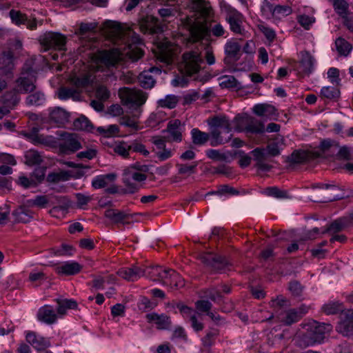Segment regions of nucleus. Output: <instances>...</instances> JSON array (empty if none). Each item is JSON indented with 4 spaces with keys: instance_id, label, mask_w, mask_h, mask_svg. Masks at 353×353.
<instances>
[{
    "instance_id": "nucleus-16",
    "label": "nucleus",
    "mask_w": 353,
    "mask_h": 353,
    "mask_svg": "<svg viewBox=\"0 0 353 353\" xmlns=\"http://www.w3.org/2000/svg\"><path fill=\"white\" fill-rule=\"evenodd\" d=\"M139 28L143 33L150 34H157L163 30L158 19L152 16H147L143 19Z\"/></svg>"
},
{
    "instance_id": "nucleus-9",
    "label": "nucleus",
    "mask_w": 353,
    "mask_h": 353,
    "mask_svg": "<svg viewBox=\"0 0 353 353\" xmlns=\"http://www.w3.org/2000/svg\"><path fill=\"white\" fill-rule=\"evenodd\" d=\"M201 259L206 265L218 272H225L230 270L231 266V263L225 257L213 253L203 254Z\"/></svg>"
},
{
    "instance_id": "nucleus-37",
    "label": "nucleus",
    "mask_w": 353,
    "mask_h": 353,
    "mask_svg": "<svg viewBox=\"0 0 353 353\" xmlns=\"http://www.w3.org/2000/svg\"><path fill=\"white\" fill-rule=\"evenodd\" d=\"M227 21L230 24V30L236 34H242L243 29L241 26V19L239 14H230L227 17Z\"/></svg>"
},
{
    "instance_id": "nucleus-14",
    "label": "nucleus",
    "mask_w": 353,
    "mask_h": 353,
    "mask_svg": "<svg viewBox=\"0 0 353 353\" xmlns=\"http://www.w3.org/2000/svg\"><path fill=\"white\" fill-rule=\"evenodd\" d=\"M82 265L76 261H65L54 265L55 272L59 276H72L79 273Z\"/></svg>"
},
{
    "instance_id": "nucleus-24",
    "label": "nucleus",
    "mask_w": 353,
    "mask_h": 353,
    "mask_svg": "<svg viewBox=\"0 0 353 353\" xmlns=\"http://www.w3.org/2000/svg\"><path fill=\"white\" fill-rule=\"evenodd\" d=\"M97 59L106 66H113L118 63L119 57L117 52L114 50H103L98 54Z\"/></svg>"
},
{
    "instance_id": "nucleus-36",
    "label": "nucleus",
    "mask_w": 353,
    "mask_h": 353,
    "mask_svg": "<svg viewBox=\"0 0 353 353\" xmlns=\"http://www.w3.org/2000/svg\"><path fill=\"white\" fill-rule=\"evenodd\" d=\"M191 137L192 143L196 145H204L210 138L208 133L202 132L198 128H193L191 130Z\"/></svg>"
},
{
    "instance_id": "nucleus-40",
    "label": "nucleus",
    "mask_w": 353,
    "mask_h": 353,
    "mask_svg": "<svg viewBox=\"0 0 353 353\" xmlns=\"http://www.w3.org/2000/svg\"><path fill=\"white\" fill-rule=\"evenodd\" d=\"M139 85L145 89H150L155 84V80L150 72L143 71L138 77Z\"/></svg>"
},
{
    "instance_id": "nucleus-55",
    "label": "nucleus",
    "mask_w": 353,
    "mask_h": 353,
    "mask_svg": "<svg viewBox=\"0 0 353 353\" xmlns=\"http://www.w3.org/2000/svg\"><path fill=\"white\" fill-rule=\"evenodd\" d=\"M45 101L44 94L40 92H36L28 95L26 98V103L31 105H40Z\"/></svg>"
},
{
    "instance_id": "nucleus-12",
    "label": "nucleus",
    "mask_w": 353,
    "mask_h": 353,
    "mask_svg": "<svg viewBox=\"0 0 353 353\" xmlns=\"http://www.w3.org/2000/svg\"><path fill=\"white\" fill-rule=\"evenodd\" d=\"M165 275L163 276L161 283L172 290L182 288L185 285L184 279L174 270L165 268Z\"/></svg>"
},
{
    "instance_id": "nucleus-46",
    "label": "nucleus",
    "mask_w": 353,
    "mask_h": 353,
    "mask_svg": "<svg viewBox=\"0 0 353 353\" xmlns=\"http://www.w3.org/2000/svg\"><path fill=\"white\" fill-rule=\"evenodd\" d=\"M26 163L30 165H39L42 162V157L39 152L35 150H29L26 152Z\"/></svg>"
},
{
    "instance_id": "nucleus-56",
    "label": "nucleus",
    "mask_w": 353,
    "mask_h": 353,
    "mask_svg": "<svg viewBox=\"0 0 353 353\" xmlns=\"http://www.w3.org/2000/svg\"><path fill=\"white\" fill-rule=\"evenodd\" d=\"M292 9L288 5H276L274 7V18L281 19L292 14Z\"/></svg>"
},
{
    "instance_id": "nucleus-54",
    "label": "nucleus",
    "mask_w": 353,
    "mask_h": 353,
    "mask_svg": "<svg viewBox=\"0 0 353 353\" xmlns=\"http://www.w3.org/2000/svg\"><path fill=\"white\" fill-rule=\"evenodd\" d=\"M198 163L194 162L192 164H176L179 174L190 176L196 172Z\"/></svg>"
},
{
    "instance_id": "nucleus-42",
    "label": "nucleus",
    "mask_w": 353,
    "mask_h": 353,
    "mask_svg": "<svg viewBox=\"0 0 353 353\" xmlns=\"http://www.w3.org/2000/svg\"><path fill=\"white\" fill-rule=\"evenodd\" d=\"M339 332L348 336L353 334V319L346 318L341 321L336 327Z\"/></svg>"
},
{
    "instance_id": "nucleus-47",
    "label": "nucleus",
    "mask_w": 353,
    "mask_h": 353,
    "mask_svg": "<svg viewBox=\"0 0 353 353\" xmlns=\"http://www.w3.org/2000/svg\"><path fill=\"white\" fill-rule=\"evenodd\" d=\"M345 227V220L337 219L333 221L328 227L321 229L322 234L337 233L341 231Z\"/></svg>"
},
{
    "instance_id": "nucleus-18",
    "label": "nucleus",
    "mask_w": 353,
    "mask_h": 353,
    "mask_svg": "<svg viewBox=\"0 0 353 353\" xmlns=\"http://www.w3.org/2000/svg\"><path fill=\"white\" fill-rule=\"evenodd\" d=\"M132 43L128 45V50L125 52V54L132 61H137L143 55V50L137 46L141 43V40L139 37L134 32L132 33Z\"/></svg>"
},
{
    "instance_id": "nucleus-51",
    "label": "nucleus",
    "mask_w": 353,
    "mask_h": 353,
    "mask_svg": "<svg viewBox=\"0 0 353 353\" xmlns=\"http://www.w3.org/2000/svg\"><path fill=\"white\" fill-rule=\"evenodd\" d=\"M79 95V91L73 87H62L59 89L58 96L61 100H66L69 98H75Z\"/></svg>"
},
{
    "instance_id": "nucleus-35",
    "label": "nucleus",
    "mask_w": 353,
    "mask_h": 353,
    "mask_svg": "<svg viewBox=\"0 0 353 353\" xmlns=\"http://www.w3.org/2000/svg\"><path fill=\"white\" fill-rule=\"evenodd\" d=\"M14 67V55L10 50L2 52L0 57V68L5 71H10Z\"/></svg>"
},
{
    "instance_id": "nucleus-44",
    "label": "nucleus",
    "mask_w": 353,
    "mask_h": 353,
    "mask_svg": "<svg viewBox=\"0 0 353 353\" xmlns=\"http://www.w3.org/2000/svg\"><path fill=\"white\" fill-rule=\"evenodd\" d=\"M320 95L322 98H325L330 100H336L339 97L340 91L335 87L325 86L321 88Z\"/></svg>"
},
{
    "instance_id": "nucleus-48",
    "label": "nucleus",
    "mask_w": 353,
    "mask_h": 353,
    "mask_svg": "<svg viewBox=\"0 0 353 353\" xmlns=\"http://www.w3.org/2000/svg\"><path fill=\"white\" fill-rule=\"evenodd\" d=\"M319 148L322 152H330L334 155L336 153V150L339 148V143L330 139H324L321 142Z\"/></svg>"
},
{
    "instance_id": "nucleus-17",
    "label": "nucleus",
    "mask_w": 353,
    "mask_h": 353,
    "mask_svg": "<svg viewBox=\"0 0 353 353\" xmlns=\"http://www.w3.org/2000/svg\"><path fill=\"white\" fill-rule=\"evenodd\" d=\"M117 274L125 280L134 281L143 276L144 272L143 268L134 265L131 268H121L118 270Z\"/></svg>"
},
{
    "instance_id": "nucleus-61",
    "label": "nucleus",
    "mask_w": 353,
    "mask_h": 353,
    "mask_svg": "<svg viewBox=\"0 0 353 353\" xmlns=\"http://www.w3.org/2000/svg\"><path fill=\"white\" fill-rule=\"evenodd\" d=\"M310 159V154L306 151H294L290 157V161L294 163H302Z\"/></svg>"
},
{
    "instance_id": "nucleus-57",
    "label": "nucleus",
    "mask_w": 353,
    "mask_h": 353,
    "mask_svg": "<svg viewBox=\"0 0 353 353\" xmlns=\"http://www.w3.org/2000/svg\"><path fill=\"white\" fill-rule=\"evenodd\" d=\"M336 49L339 54L347 55L351 50V45L345 39L339 37L335 41Z\"/></svg>"
},
{
    "instance_id": "nucleus-3",
    "label": "nucleus",
    "mask_w": 353,
    "mask_h": 353,
    "mask_svg": "<svg viewBox=\"0 0 353 353\" xmlns=\"http://www.w3.org/2000/svg\"><path fill=\"white\" fill-rule=\"evenodd\" d=\"M148 170V168L145 165H134L124 170L123 181L128 192L133 194L139 190V183L147 179L145 172Z\"/></svg>"
},
{
    "instance_id": "nucleus-49",
    "label": "nucleus",
    "mask_w": 353,
    "mask_h": 353,
    "mask_svg": "<svg viewBox=\"0 0 353 353\" xmlns=\"http://www.w3.org/2000/svg\"><path fill=\"white\" fill-rule=\"evenodd\" d=\"M301 319V314H299L294 309L288 310L285 316L281 319V321L287 325H292Z\"/></svg>"
},
{
    "instance_id": "nucleus-2",
    "label": "nucleus",
    "mask_w": 353,
    "mask_h": 353,
    "mask_svg": "<svg viewBox=\"0 0 353 353\" xmlns=\"http://www.w3.org/2000/svg\"><path fill=\"white\" fill-rule=\"evenodd\" d=\"M211 128V137L212 140L211 145L228 143L232 137V127L230 120L225 116H216L208 120Z\"/></svg>"
},
{
    "instance_id": "nucleus-25",
    "label": "nucleus",
    "mask_w": 353,
    "mask_h": 353,
    "mask_svg": "<svg viewBox=\"0 0 353 353\" xmlns=\"http://www.w3.org/2000/svg\"><path fill=\"white\" fill-rule=\"evenodd\" d=\"M146 319L149 323L154 322L158 329H168L171 324L170 317L165 314H158L157 313L148 314Z\"/></svg>"
},
{
    "instance_id": "nucleus-27",
    "label": "nucleus",
    "mask_w": 353,
    "mask_h": 353,
    "mask_svg": "<svg viewBox=\"0 0 353 353\" xmlns=\"http://www.w3.org/2000/svg\"><path fill=\"white\" fill-rule=\"evenodd\" d=\"M69 113L59 107L54 108L50 110V119L59 125H64L69 120Z\"/></svg>"
},
{
    "instance_id": "nucleus-13",
    "label": "nucleus",
    "mask_w": 353,
    "mask_h": 353,
    "mask_svg": "<svg viewBox=\"0 0 353 353\" xmlns=\"http://www.w3.org/2000/svg\"><path fill=\"white\" fill-rule=\"evenodd\" d=\"M26 341L37 351H43L50 346L48 338L44 337L35 332L28 331L26 334Z\"/></svg>"
},
{
    "instance_id": "nucleus-62",
    "label": "nucleus",
    "mask_w": 353,
    "mask_h": 353,
    "mask_svg": "<svg viewBox=\"0 0 353 353\" xmlns=\"http://www.w3.org/2000/svg\"><path fill=\"white\" fill-rule=\"evenodd\" d=\"M47 279L46 274L42 271H32L29 274V281L37 285H41Z\"/></svg>"
},
{
    "instance_id": "nucleus-58",
    "label": "nucleus",
    "mask_w": 353,
    "mask_h": 353,
    "mask_svg": "<svg viewBox=\"0 0 353 353\" xmlns=\"http://www.w3.org/2000/svg\"><path fill=\"white\" fill-rule=\"evenodd\" d=\"M274 7L275 6L268 0H263L261 6L262 15L266 19L274 18Z\"/></svg>"
},
{
    "instance_id": "nucleus-10",
    "label": "nucleus",
    "mask_w": 353,
    "mask_h": 353,
    "mask_svg": "<svg viewBox=\"0 0 353 353\" xmlns=\"http://www.w3.org/2000/svg\"><path fill=\"white\" fill-rule=\"evenodd\" d=\"M66 37L58 32H48L45 34L41 40V44L46 49H54L57 50H65Z\"/></svg>"
},
{
    "instance_id": "nucleus-23",
    "label": "nucleus",
    "mask_w": 353,
    "mask_h": 353,
    "mask_svg": "<svg viewBox=\"0 0 353 353\" xmlns=\"http://www.w3.org/2000/svg\"><path fill=\"white\" fill-rule=\"evenodd\" d=\"M190 8L203 17H208L211 14L212 8L205 0H190Z\"/></svg>"
},
{
    "instance_id": "nucleus-29",
    "label": "nucleus",
    "mask_w": 353,
    "mask_h": 353,
    "mask_svg": "<svg viewBox=\"0 0 353 353\" xmlns=\"http://www.w3.org/2000/svg\"><path fill=\"white\" fill-rule=\"evenodd\" d=\"M332 3L334 12L341 18L351 14L350 4L346 0H328Z\"/></svg>"
},
{
    "instance_id": "nucleus-28",
    "label": "nucleus",
    "mask_w": 353,
    "mask_h": 353,
    "mask_svg": "<svg viewBox=\"0 0 353 353\" xmlns=\"http://www.w3.org/2000/svg\"><path fill=\"white\" fill-rule=\"evenodd\" d=\"M32 143L35 145H43L50 148H57L58 139L51 135L35 134L32 135Z\"/></svg>"
},
{
    "instance_id": "nucleus-5",
    "label": "nucleus",
    "mask_w": 353,
    "mask_h": 353,
    "mask_svg": "<svg viewBox=\"0 0 353 353\" xmlns=\"http://www.w3.org/2000/svg\"><path fill=\"white\" fill-rule=\"evenodd\" d=\"M118 94L123 105L134 109L141 108L148 99V94L143 90L127 87L120 88Z\"/></svg>"
},
{
    "instance_id": "nucleus-31",
    "label": "nucleus",
    "mask_w": 353,
    "mask_h": 353,
    "mask_svg": "<svg viewBox=\"0 0 353 353\" xmlns=\"http://www.w3.org/2000/svg\"><path fill=\"white\" fill-rule=\"evenodd\" d=\"M165 269L162 266L148 267L143 268V276L148 277L153 281L161 282L163 276L165 275Z\"/></svg>"
},
{
    "instance_id": "nucleus-30",
    "label": "nucleus",
    "mask_w": 353,
    "mask_h": 353,
    "mask_svg": "<svg viewBox=\"0 0 353 353\" xmlns=\"http://www.w3.org/2000/svg\"><path fill=\"white\" fill-rule=\"evenodd\" d=\"M219 86L221 88L235 89L239 90L243 88V86L232 75H223L219 77Z\"/></svg>"
},
{
    "instance_id": "nucleus-15",
    "label": "nucleus",
    "mask_w": 353,
    "mask_h": 353,
    "mask_svg": "<svg viewBox=\"0 0 353 353\" xmlns=\"http://www.w3.org/2000/svg\"><path fill=\"white\" fill-rule=\"evenodd\" d=\"M241 50V46L237 41L230 40L227 41L224 47L225 63H230L238 61L240 58Z\"/></svg>"
},
{
    "instance_id": "nucleus-39",
    "label": "nucleus",
    "mask_w": 353,
    "mask_h": 353,
    "mask_svg": "<svg viewBox=\"0 0 353 353\" xmlns=\"http://www.w3.org/2000/svg\"><path fill=\"white\" fill-rule=\"evenodd\" d=\"M17 82L21 92H32L35 89L32 77H21L17 79Z\"/></svg>"
},
{
    "instance_id": "nucleus-63",
    "label": "nucleus",
    "mask_w": 353,
    "mask_h": 353,
    "mask_svg": "<svg viewBox=\"0 0 353 353\" xmlns=\"http://www.w3.org/2000/svg\"><path fill=\"white\" fill-rule=\"evenodd\" d=\"M205 294L206 297L209 298L213 301L219 300L222 297L221 294V289H219L218 285L206 290Z\"/></svg>"
},
{
    "instance_id": "nucleus-43",
    "label": "nucleus",
    "mask_w": 353,
    "mask_h": 353,
    "mask_svg": "<svg viewBox=\"0 0 353 353\" xmlns=\"http://www.w3.org/2000/svg\"><path fill=\"white\" fill-rule=\"evenodd\" d=\"M73 125L78 130L92 131L93 129L90 121L83 115L76 119L73 122Z\"/></svg>"
},
{
    "instance_id": "nucleus-34",
    "label": "nucleus",
    "mask_w": 353,
    "mask_h": 353,
    "mask_svg": "<svg viewBox=\"0 0 353 353\" xmlns=\"http://www.w3.org/2000/svg\"><path fill=\"white\" fill-rule=\"evenodd\" d=\"M70 84L72 87L79 91V94L83 89L87 88L90 83V77L83 75L81 77L74 76L70 79Z\"/></svg>"
},
{
    "instance_id": "nucleus-4",
    "label": "nucleus",
    "mask_w": 353,
    "mask_h": 353,
    "mask_svg": "<svg viewBox=\"0 0 353 353\" xmlns=\"http://www.w3.org/2000/svg\"><path fill=\"white\" fill-rule=\"evenodd\" d=\"M190 37L194 42H197L210 36V33L216 37H224L226 31L220 23L211 25L210 29L205 23L194 22L190 28Z\"/></svg>"
},
{
    "instance_id": "nucleus-20",
    "label": "nucleus",
    "mask_w": 353,
    "mask_h": 353,
    "mask_svg": "<svg viewBox=\"0 0 353 353\" xmlns=\"http://www.w3.org/2000/svg\"><path fill=\"white\" fill-rule=\"evenodd\" d=\"M105 216L112 221L114 223L126 224L129 223V220L132 218L133 215L128 214L124 211L114 209H108L105 211Z\"/></svg>"
},
{
    "instance_id": "nucleus-64",
    "label": "nucleus",
    "mask_w": 353,
    "mask_h": 353,
    "mask_svg": "<svg viewBox=\"0 0 353 353\" xmlns=\"http://www.w3.org/2000/svg\"><path fill=\"white\" fill-rule=\"evenodd\" d=\"M98 132L106 137H112L117 135L119 132V128L117 125H110L107 128L103 127H99Z\"/></svg>"
},
{
    "instance_id": "nucleus-60",
    "label": "nucleus",
    "mask_w": 353,
    "mask_h": 353,
    "mask_svg": "<svg viewBox=\"0 0 353 353\" xmlns=\"http://www.w3.org/2000/svg\"><path fill=\"white\" fill-rule=\"evenodd\" d=\"M177 103L178 99L174 95H168L164 99H160L158 101V104L159 106L170 109L175 108Z\"/></svg>"
},
{
    "instance_id": "nucleus-53",
    "label": "nucleus",
    "mask_w": 353,
    "mask_h": 353,
    "mask_svg": "<svg viewBox=\"0 0 353 353\" xmlns=\"http://www.w3.org/2000/svg\"><path fill=\"white\" fill-rule=\"evenodd\" d=\"M69 174L67 172H51L49 173L47 176L46 180L49 183H57L60 181H65L68 180Z\"/></svg>"
},
{
    "instance_id": "nucleus-6",
    "label": "nucleus",
    "mask_w": 353,
    "mask_h": 353,
    "mask_svg": "<svg viewBox=\"0 0 353 353\" xmlns=\"http://www.w3.org/2000/svg\"><path fill=\"white\" fill-rule=\"evenodd\" d=\"M203 59L197 52L190 51L183 54L182 61L179 64V71L186 75L192 76L201 70Z\"/></svg>"
},
{
    "instance_id": "nucleus-52",
    "label": "nucleus",
    "mask_w": 353,
    "mask_h": 353,
    "mask_svg": "<svg viewBox=\"0 0 353 353\" xmlns=\"http://www.w3.org/2000/svg\"><path fill=\"white\" fill-rule=\"evenodd\" d=\"M130 151V143L125 141H120L114 147V152L123 158H128L129 157Z\"/></svg>"
},
{
    "instance_id": "nucleus-50",
    "label": "nucleus",
    "mask_w": 353,
    "mask_h": 353,
    "mask_svg": "<svg viewBox=\"0 0 353 353\" xmlns=\"http://www.w3.org/2000/svg\"><path fill=\"white\" fill-rule=\"evenodd\" d=\"M9 16L12 22L17 26L24 25L27 22V15L19 10H11Z\"/></svg>"
},
{
    "instance_id": "nucleus-7",
    "label": "nucleus",
    "mask_w": 353,
    "mask_h": 353,
    "mask_svg": "<svg viewBox=\"0 0 353 353\" xmlns=\"http://www.w3.org/2000/svg\"><path fill=\"white\" fill-rule=\"evenodd\" d=\"M235 130L247 134H262L265 126L259 120L252 117H236Z\"/></svg>"
},
{
    "instance_id": "nucleus-11",
    "label": "nucleus",
    "mask_w": 353,
    "mask_h": 353,
    "mask_svg": "<svg viewBox=\"0 0 353 353\" xmlns=\"http://www.w3.org/2000/svg\"><path fill=\"white\" fill-rule=\"evenodd\" d=\"M184 128L179 119L171 120L168 122L167 128L163 132L168 134L165 136L168 142L180 143L183 140Z\"/></svg>"
},
{
    "instance_id": "nucleus-33",
    "label": "nucleus",
    "mask_w": 353,
    "mask_h": 353,
    "mask_svg": "<svg viewBox=\"0 0 353 353\" xmlns=\"http://www.w3.org/2000/svg\"><path fill=\"white\" fill-rule=\"evenodd\" d=\"M116 174L113 173L104 175H99L95 177L92 181V185L95 189H100L106 187L109 182L114 181Z\"/></svg>"
},
{
    "instance_id": "nucleus-26",
    "label": "nucleus",
    "mask_w": 353,
    "mask_h": 353,
    "mask_svg": "<svg viewBox=\"0 0 353 353\" xmlns=\"http://www.w3.org/2000/svg\"><path fill=\"white\" fill-rule=\"evenodd\" d=\"M159 48L158 58L164 63H168L172 61L174 53L171 42L165 41L160 43Z\"/></svg>"
},
{
    "instance_id": "nucleus-21",
    "label": "nucleus",
    "mask_w": 353,
    "mask_h": 353,
    "mask_svg": "<svg viewBox=\"0 0 353 353\" xmlns=\"http://www.w3.org/2000/svg\"><path fill=\"white\" fill-rule=\"evenodd\" d=\"M28 207V205H23L13 210L12 215L14 222L26 223L33 219L34 213Z\"/></svg>"
},
{
    "instance_id": "nucleus-22",
    "label": "nucleus",
    "mask_w": 353,
    "mask_h": 353,
    "mask_svg": "<svg viewBox=\"0 0 353 353\" xmlns=\"http://www.w3.org/2000/svg\"><path fill=\"white\" fill-rule=\"evenodd\" d=\"M253 112L259 117H265L270 119L277 117V110L274 106L268 103L256 104L253 108Z\"/></svg>"
},
{
    "instance_id": "nucleus-59",
    "label": "nucleus",
    "mask_w": 353,
    "mask_h": 353,
    "mask_svg": "<svg viewBox=\"0 0 353 353\" xmlns=\"http://www.w3.org/2000/svg\"><path fill=\"white\" fill-rule=\"evenodd\" d=\"M258 28L264 34L270 43H272L275 40L276 34L272 28L264 23L259 24L258 26Z\"/></svg>"
},
{
    "instance_id": "nucleus-38",
    "label": "nucleus",
    "mask_w": 353,
    "mask_h": 353,
    "mask_svg": "<svg viewBox=\"0 0 353 353\" xmlns=\"http://www.w3.org/2000/svg\"><path fill=\"white\" fill-rule=\"evenodd\" d=\"M119 124L129 128L132 130H137L139 128L138 116L123 115L119 118Z\"/></svg>"
},
{
    "instance_id": "nucleus-19",
    "label": "nucleus",
    "mask_w": 353,
    "mask_h": 353,
    "mask_svg": "<svg viewBox=\"0 0 353 353\" xmlns=\"http://www.w3.org/2000/svg\"><path fill=\"white\" fill-rule=\"evenodd\" d=\"M37 319L46 324H53L57 320V314L50 305H46L39 309L37 314Z\"/></svg>"
},
{
    "instance_id": "nucleus-1",
    "label": "nucleus",
    "mask_w": 353,
    "mask_h": 353,
    "mask_svg": "<svg viewBox=\"0 0 353 353\" xmlns=\"http://www.w3.org/2000/svg\"><path fill=\"white\" fill-rule=\"evenodd\" d=\"M306 332L299 336V345L305 347L323 341L327 334L332 330L330 324L312 321L305 325Z\"/></svg>"
},
{
    "instance_id": "nucleus-32",
    "label": "nucleus",
    "mask_w": 353,
    "mask_h": 353,
    "mask_svg": "<svg viewBox=\"0 0 353 353\" xmlns=\"http://www.w3.org/2000/svg\"><path fill=\"white\" fill-rule=\"evenodd\" d=\"M301 59L300 63L303 68V72L305 74H310L314 70L315 59L307 51L301 52Z\"/></svg>"
},
{
    "instance_id": "nucleus-41",
    "label": "nucleus",
    "mask_w": 353,
    "mask_h": 353,
    "mask_svg": "<svg viewBox=\"0 0 353 353\" xmlns=\"http://www.w3.org/2000/svg\"><path fill=\"white\" fill-rule=\"evenodd\" d=\"M343 310L344 306L343 303L339 301H330L324 304L322 307V310L327 315L337 314L343 311Z\"/></svg>"
},
{
    "instance_id": "nucleus-8",
    "label": "nucleus",
    "mask_w": 353,
    "mask_h": 353,
    "mask_svg": "<svg viewBox=\"0 0 353 353\" xmlns=\"http://www.w3.org/2000/svg\"><path fill=\"white\" fill-rule=\"evenodd\" d=\"M58 139L57 148L59 152L64 154L74 153L81 148V143L74 134L63 132Z\"/></svg>"
},
{
    "instance_id": "nucleus-45",
    "label": "nucleus",
    "mask_w": 353,
    "mask_h": 353,
    "mask_svg": "<svg viewBox=\"0 0 353 353\" xmlns=\"http://www.w3.org/2000/svg\"><path fill=\"white\" fill-rule=\"evenodd\" d=\"M49 203V199L46 195H37L34 199H28L26 202L29 207L36 206L39 208H45Z\"/></svg>"
}]
</instances>
